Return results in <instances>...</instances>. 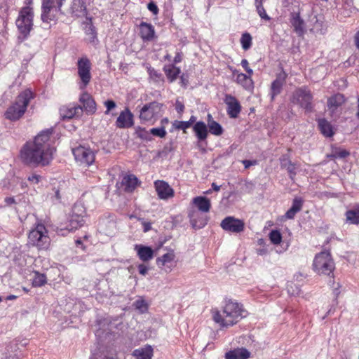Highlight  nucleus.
I'll use <instances>...</instances> for the list:
<instances>
[{
	"instance_id": "nucleus-35",
	"label": "nucleus",
	"mask_w": 359,
	"mask_h": 359,
	"mask_svg": "<svg viewBox=\"0 0 359 359\" xmlns=\"http://www.w3.org/2000/svg\"><path fill=\"white\" fill-rule=\"evenodd\" d=\"M52 8V1L51 0H42V9L43 13L41 14V19L43 22H48L51 20V18L48 17V13L50 11Z\"/></svg>"
},
{
	"instance_id": "nucleus-12",
	"label": "nucleus",
	"mask_w": 359,
	"mask_h": 359,
	"mask_svg": "<svg viewBox=\"0 0 359 359\" xmlns=\"http://www.w3.org/2000/svg\"><path fill=\"white\" fill-rule=\"evenodd\" d=\"M60 116L63 119H71L74 117H80L83 114V108L79 104H69L62 106L60 109Z\"/></svg>"
},
{
	"instance_id": "nucleus-10",
	"label": "nucleus",
	"mask_w": 359,
	"mask_h": 359,
	"mask_svg": "<svg viewBox=\"0 0 359 359\" xmlns=\"http://www.w3.org/2000/svg\"><path fill=\"white\" fill-rule=\"evenodd\" d=\"M220 226L226 231L236 233L243 231L245 229V223L243 220L231 216L225 217Z\"/></svg>"
},
{
	"instance_id": "nucleus-1",
	"label": "nucleus",
	"mask_w": 359,
	"mask_h": 359,
	"mask_svg": "<svg viewBox=\"0 0 359 359\" xmlns=\"http://www.w3.org/2000/svg\"><path fill=\"white\" fill-rule=\"evenodd\" d=\"M51 131L41 132L32 142H27L20 151L22 161L29 165H47L53 158L55 148L50 143Z\"/></svg>"
},
{
	"instance_id": "nucleus-27",
	"label": "nucleus",
	"mask_w": 359,
	"mask_h": 359,
	"mask_svg": "<svg viewBox=\"0 0 359 359\" xmlns=\"http://www.w3.org/2000/svg\"><path fill=\"white\" fill-rule=\"evenodd\" d=\"M250 353L244 348H236L226 353V359H248Z\"/></svg>"
},
{
	"instance_id": "nucleus-49",
	"label": "nucleus",
	"mask_w": 359,
	"mask_h": 359,
	"mask_svg": "<svg viewBox=\"0 0 359 359\" xmlns=\"http://www.w3.org/2000/svg\"><path fill=\"white\" fill-rule=\"evenodd\" d=\"M104 106L107 107V111H105V114H108L109 111L114 109L116 106V103L113 100H108L104 102Z\"/></svg>"
},
{
	"instance_id": "nucleus-34",
	"label": "nucleus",
	"mask_w": 359,
	"mask_h": 359,
	"mask_svg": "<svg viewBox=\"0 0 359 359\" xmlns=\"http://www.w3.org/2000/svg\"><path fill=\"white\" fill-rule=\"evenodd\" d=\"M346 222L351 224H359V210H349L346 212Z\"/></svg>"
},
{
	"instance_id": "nucleus-53",
	"label": "nucleus",
	"mask_w": 359,
	"mask_h": 359,
	"mask_svg": "<svg viewBox=\"0 0 359 359\" xmlns=\"http://www.w3.org/2000/svg\"><path fill=\"white\" fill-rule=\"evenodd\" d=\"M241 65L245 69V70L247 72L248 74L252 75L253 74V71L251 68L249 67V64L246 59H243L241 60Z\"/></svg>"
},
{
	"instance_id": "nucleus-5",
	"label": "nucleus",
	"mask_w": 359,
	"mask_h": 359,
	"mask_svg": "<svg viewBox=\"0 0 359 359\" xmlns=\"http://www.w3.org/2000/svg\"><path fill=\"white\" fill-rule=\"evenodd\" d=\"M33 15L32 8L29 7H25L20 11L16 20V26L20 34L18 36L19 40L23 41L29 34L33 26Z\"/></svg>"
},
{
	"instance_id": "nucleus-25",
	"label": "nucleus",
	"mask_w": 359,
	"mask_h": 359,
	"mask_svg": "<svg viewBox=\"0 0 359 359\" xmlns=\"http://www.w3.org/2000/svg\"><path fill=\"white\" fill-rule=\"evenodd\" d=\"M318 126L320 133L326 137H331L334 135V131L332 124L325 118H319Z\"/></svg>"
},
{
	"instance_id": "nucleus-50",
	"label": "nucleus",
	"mask_w": 359,
	"mask_h": 359,
	"mask_svg": "<svg viewBox=\"0 0 359 359\" xmlns=\"http://www.w3.org/2000/svg\"><path fill=\"white\" fill-rule=\"evenodd\" d=\"M147 8L154 15H157L158 13V8L154 1H150L147 4Z\"/></svg>"
},
{
	"instance_id": "nucleus-29",
	"label": "nucleus",
	"mask_w": 359,
	"mask_h": 359,
	"mask_svg": "<svg viewBox=\"0 0 359 359\" xmlns=\"http://www.w3.org/2000/svg\"><path fill=\"white\" fill-rule=\"evenodd\" d=\"M175 257V255L172 251L167 252L156 259V264L159 267L166 266L170 269Z\"/></svg>"
},
{
	"instance_id": "nucleus-40",
	"label": "nucleus",
	"mask_w": 359,
	"mask_h": 359,
	"mask_svg": "<svg viewBox=\"0 0 359 359\" xmlns=\"http://www.w3.org/2000/svg\"><path fill=\"white\" fill-rule=\"evenodd\" d=\"M241 43L242 46V48L247 50H248L252 45V36L249 33H244L243 34L241 39Z\"/></svg>"
},
{
	"instance_id": "nucleus-61",
	"label": "nucleus",
	"mask_w": 359,
	"mask_h": 359,
	"mask_svg": "<svg viewBox=\"0 0 359 359\" xmlns=\"http://www.w3.org/2000/svg\"><path fill=\"white\" fill-rule=\"evenodd\" d=\"M285 216L289 219L292 218V208H290V209L287 210V211L286 212Z\"/></svg>"
},
{
	"instance_id": "nucleus-60",
	"label": "nucleus",
	"mask_w": 359,
	"mask_h": 359,
	"mask_svg": "<svg viewBox=\"0 0 359 359\" xmlns=\"http://www.w3.org/2000/svg\"><path fill=\"white\" fill-rule=\"evenodd\" d=\"M182 60V55H181V53H177L175 55V57H174V63L175 64H177V63H179Z\"/></svg>"
},
{
	"instance_id": "nucleus-32",
	"label": "nucleus",
	"mask_w": 359,
	"mask_h": 359,
	"mask_svg": "<svg viewBox=\"0 0 359 359\" xmlns=\"http://www.w3.org/2000/svg\"><path fill=\"white\" fill-rule=\"evenodd\" d=\"M236 82L245 89L249 90L253 87V81L250 74L248 76L243 73L238 74L236 76Z\"/></svg>"
},
{
	"instance_id": "nucleus-15",
	"label": "nucleus",
	"mask_w": 359,
	"mask_h": 359,
	"mask_svg": "<svg viewBox=\"0 0 359 359\" xmlns=\"http://www.w3.org/2000/svg\"><path fill=\"white\" fill-rule=\"evenodd\" d=\"M154 187L158 197L161 199L166 200L174 195V191L170 186L165 181L157 180L154 182Z\"/></svg>"
},
{
	"instance_id": "nucleus-37",
	"label": "nucleus",
	"mask_w": 359,
	"mask_h": 359,
	"mask_svg": "<svg viewBox=\"0 0 359 359\" xmlns=\"http://www.w3.org/2000/svg\"><path fill=\"white\" fill-rule=\"evenodd\" d=\"M264 1L255 0V5L256 7L257 12L259 17L265 20H270V17L266 14V12L263 6Z\"/></svg>"
},
{
	"instance_id": "nucleus-9",
	"label": "nucleus",
	"mask_w": 359,
	"mask_h": 359,
	"mask_svg": "<svg viewBox=\"0 0 359 359\" xmlns=\"http://www.w3.org/2000/svg\"><path fill=\"white\" fill-rule=\"evenodd\" d=\"M77 66L78 75L81 80L79 87L81 89H84L91 80V64L87 57H82L78 60Z\"/></svg>"
},
{
	"instance_id": "nucleus-38",
	"label": "nucleus",
	"mask_w": 359,
	"mask_h": 359,
	"mask_svg": "<svg viewBox=\"0 0 359 359\" xmlns=\"http://www.w3.org/2000/svg\"><path fill=\"white\" fill-rule=\"evenodd\" d=\"M137 136L142 140L151 141L152 137L151 136L150 130L148 131L144 128L138 127L135 130Z\"/></svg>"
},
{
	"instance_id": "nucleus-51",
	"label": "nucleus",
	"mask_w": 359,
	"mask_h": 359,
	"mask_svg": "<svg viewBox=\"0 0 359 359\" xmlns=\"http://www.w3.org/2000/svg\"><path fill=\"white\" fill-rule=\"evenodd\" d=\"M86 32L87 34L91 35L92 39L96 38L97 33L95 27L92 25H90L88 27H86Z\"/></svg>"
},
{
	"instance_id": "nucleus-24",
	"label": "nucleus",
	"mask_w": 359,
	"mask_h": 359,
	"mask_svg": "<svg viewBox=\"0 0 359 359\" xmlns=\"http://www.w3.org/2000/svg\"><path fill=\"white\" fill-rule=\"evenodd\" d=\"M293 28L296 34L302 36L306 32V26L304 20L300 17V13H297L293 15Z\"/></svg>"
},
{
	"instance_id": "nucleus-21",
	"label": "nucleus",
	"mask_w": 359,
	"mask_h": 359,
	"mask_svg": "<svg viewBox=\"0 0 359 359\" xmlns=\"http://www.w3.org/2000/svg\"><path fill=\"white\" fill-rule=\"evenodd\" d=\"M85 218L86 217L83 216H79L76 214L72 212L69 220V224L64 228L61 227L60 230L61 231L63 230H67L68 231L76 230L83 226L86 222Z\"/></svg>"
},
{
	"instance_id": "nucleus-36",
	"label": "nucleus",
	"mask_w": 359,
	"mask_h": 359,
	"mask_svg": "<svg viewBox=\"0 0 359 359\" xmlns=\"http://www.w3.org/2000/svg\"><path fill=\"white\" fill-rule=\"evenodd\" d=\"M208 127L210 133L216 136L221 135L224 132L222 126L215 121H211Z\"/></svg>"
},
{
	"instance_id": "nucleus-30",
	"label": "nucleus",
	"mask_w": 359,
	"mask_h": 359,
	"mask_svg": "<svg viewBox=\"0 0 359 359\" xmlns=\"http://www.w3.org/2000/svg\"><path fill=\"white\" fill-rule=\"evenodd\" d=\"M349 156L350 152L348 150L339 147H332L331 153L327 154V157L330 159H342L346 158Z\"/></svg>"
},
{
	"instance_id": "nucleus-11",
	"label": "nucleus",
	"mask_w": 359,
	"mask_h": 359,
	"mask_svg": "<svg viewBox=\"0 0 359 359\" xmlns=\"http://www.w3.org/2000/svg\"><path fill=\"white\" fill-rule=\"evenodd\" d=\"M226 104L227 114L230 118H237L241 111V106L238 100L230 94H226L224 99Z\"/></svg>"
},
{
	"instance_id": "nucleus-4",
	"label": "nucleus",
	"mask_w": 359,
	"mask_h": 359,
	"mask_svg": "<svg viewBox=\"0 0 359 359\" xmlns=\"http://www.w3.org/2000/svg\"><path fill=\"white\" fill-rule=\"evenodd\" d=\"M50 243L48 230L43 224H37L28 234V243L39 250H46Z\"/></svg>"
},
{
	"instance_id": "nucleus-58",
	"label": "nucleus",
	"mask_w": 359,
	"mask_h": 359,
	"mask_svg": "<svg viewBox=\"0 0 359 359\" xmlns=\"http://www.w3.org/2000/svg\"><path fill=\"white\" fill-rule=\"evenodd\" d=\"M354 42L356 48L359 50V30L355 33L354 36Z\"/></svg>"
},
{
	"instance_id": "nucleus-59",
	"label": "nucleus",
	"mask_w": 359,
	"mask_h": 359,
	"mask_svg": "<svg viewBox=\"0 0 359 359\" xmlns=\"http://www.w3.org/2000/svg\"><path fill=\"white\" fill-rule=\"evenodd\" d=\"M5 203L10 205L15 203V200L13 197H6L4 200Z\"/></svg>"
},
{
	"instance_id": "nucleus-20",
	"label": "nucleus",
	"mask_w": 359,
	"mask_h": 359,
	"mask_svg": "<svg viewBox=\"0 0 359 359\" xmlns=\"http://www.w3.org/2000/svg\"><path fill=\"white\" fill-rule=\"evenodd\" d=\"M79 101L83 104V107H81L83 111L85 110L87 114H93L96 111V103L90 94L83 93L79 98Z\"/></svg>"
},
{
	"instance_id": "nucleus-41",
	"label": "nucleus",
	"mask_w": 359,
	"mask_h": 359,
	"mask_svg": "<svg viewBox=\"0 0 359 359\" xmlns=\"http://www.w3.org/2000/svg\"><path fill=\"white\" fill-rule=\"evenodd\" d=\"M148 72L149 74V78L155 83H158L163 81V76L161 73L158 72L152 67L148 68Z\"/></svg>"
},
{
	"instance_id": "nucleus-31",
	"label": "nucleus",
	"mask_w": 359,
	"mask_h": 359,
	"mask_svg": "<svg viewBox=\"0 0 359 359\" xmlns=\"http://www.w3.org/2000/svg\"><path fill=\"white\" fill-rule=\"evenodd\" d=\"M137 182L138 180L135 175H129L123 177L122 184L126 191L131 192L135 189Z\"/></svg>"
},
{
	"instance_id": "nucleus-7",
	"label": "nucleus",
	"mask_w": 359,
	"mask_h": 359,
	"mask_svg": "<svg viewBox=\"0 0 359 359\" xmlns=\"http://www.w3.org/2000/svg\"><path fill=\"white\" fill-rule=\"evenodd\" d=\"M162 107L163 104L156 101L145 104L140 110L141 122L154 123L161 116Z\"/></svg>"
},
{
	"instance_id": "nucleus-47",
	"label": "nucleus",
	"mask_w": 359,
	"mask_h": 359,
	"mask_svg": "<svg viewBox=\"0 0 359 359\" xmlns=\"http://www.w3.org/2000/svg\"><path fill=\"white\" fill-rule=\"evenodd\" d=\"M173 126L175 128L178 130H183L184 131L191 127L189 121H175L173 123Z\"/></svg>"
},
{
	"instance_id": "nucleus-43",
	"label": "nucleus",
	"mask_w": 359,
	"mask_h": 359,
	"mask_svg": "<svg viewBox=\"0 0 359 359\" xmlns=\"http://www.w3.org/2000/svg\"><path fill=\"white\" fill-rule=\"evenodd\" d=\"M269 238L274 245H278L281 242L282 236L278 230H272L269 233Z\"/></svg>"
},
{
	"instance_id": "nucleus-26",
	"label": "nucleus",
	"mask_w": 359,
	"mask_h": 359,
	"mask_svg": "<svg viewBox=\"0 0 359 359\" xmlns=\"http://www.w3.org/2000/svg\"><path fill=\"white\" fill-rule=\"evenodd\" d=\"M193 130L199 141H203L208 137V127L203 121L196 122L193 127Z\"/></svg>"
},
{
	"instance_id": "nucleus-39",
	"label": "nucleus",
	"mask_w": 359,
	"mask_h": 359,
	"mask_svg": "<svg viewBox=\"0 0 359 359\" xmlns=\"http://www.w3.org/2000/svg\"><path fill=\"white\" fill-rule=\"evenodd\" d=\"M46 283V277L44 274L39 272H35L34 279L32 280V285L34 287H41Z\"/></svg>"
},
{
	"instance_id": "nucleus-22",
	"label": "nucleus",
	"mask_w": 359,
	"mask_h": 359,
	"mask_svg": "<svg viewBox=\"0 0 359 359\" xmlns=\"http://www.w3.org/2000/svg\"><path fill=\"white\" fill-rule=\"evenodd\" d=\"M140 35L143 41H152L155 36L154 26L149 23L142 22L140 25Z\"/></svg>"
},
{
	"instance_id": "nucleus-57",
	"label": "nucleus",
	"mask_w": 359,
	"mask_h": 359,
	"mask_svg": "<svg viewBox=\"0 0 359 359\" xmlns=\"http://www.w3.org/2000/svg\"><path fill=\"white\" fill-rule=\"evenodd\" d=\"M256 161H250V160H244L243 161V164L245 168H250L252 165L256 164Z\"/></svg>"
},
{
	"instance_id": "nucleus-45",
	"label": "nucleus",
	"mask_w": 359,
	"mask_h": 359,
	"mask_svg": "<svg viewBox=\"0 0 359 359\" xmlns=\"http://www.w3.org/2000/svg\"><path fill=\"white\" fill-rule=\"evenodd\" d=\"M304 203V200L301 197H295L293 199V216L299 212Z\"/></svg>"
},
{
	"instance_id": "nucleus-14",
	"label": "nucleus",
	"mask_w": 359,
	"mask_h": 359,
	"mask_svg": "<svg viewBox=\"0 0 359 359\" xmlns=\"http://www.w3.org/2000/svg\"><path fill=\"white\" fill-rule=\"evenodd\" d=\"M287 76V74L285 72L282 70L277 74L276 79L272 82L271 85V97L272 100L281 93L283 87L285 84Z\"/></svg>"
},
{
	"instance_id": "nucleus-64",
	"label": "nucleus",
	"mask_w": 359,
	"mask_h": 359,
	"mask_svg": "<svg viewBox=\"0 0 359 359\" xmlns=\"http://www.w3.org/2000/svg\"><path fill=\"white\" fill-rule=\"evenodd\" d=\"M164 60H168V61H170L171 60V55L168 53H167L165 56H164Z\"/></svg>"
},
{
	"instance_id": "nucleus-44",
	"label": "nucleus",
	"mask_w": 359,
	"mask_h": 359,
	"mask_svg": "<svg viewBox=\"0 0 359 359\" xmlns=\"http://www.w3.org/2000/svg\"><path fill=\"white\" fill-rule=\"evenodd\" d=\"M134 306L136 309L139 310L141 313H144L147 311V304L143 299H138L134 302Z\"/></svg>"
},
{
	"instance_id": "nucleus-62",
	"label": "nucleus",
	"mask_w": 359,
	"mask_h": 359,
	"mask_svg": "<svg viewBox=\"0 0 359 359\" xmlns=\"http://www.w3.org/2000/svg\"><path fill=\"white\" fill-rule=\"evenodd\" d=\"M212 187L216 191H218L220 189V186L217 185L214 182L212 184Z\"/></svg>"
},
{
	"instance_id": "nucleus-19",
	"label": "nucleus",
	"mask_w": 359,
	"mask_h": 359,
	"mask_svg": "<svg viewBox=\"0 0 359 359\" xmlns=\"http://www.w3.org/2000/svg\"><path fill=\"white\" fill-rule=\"evenodd\" d=\"M134 249L136 251L139 259L144 262H149L154 257V252L151 247L143 245L142 244H137L135 245Z\"/></svg>"
},
{
	"instance_id": "nucleus-63",
	"label": "nucleus",
	"mask_w": 359,
	"mask_h": 359,
	"mask_svg": "<svg viewBox=\"0 0 359 359\" xmlns=\"http://www.w3.org/2000/svg\"><path fill=\"white\" fill-rule=\"evenodd\" d=\"M196 121V117L194 116H191L190 119L188 121L190 123V126L191 124Z\"/></svg>"
},
{
	"instance_id": "nucleus-42",
	"label": "nucleus",
	"mask_w": 359,
	"mask_h": 359,
	"mask_svg": "<svg viewBox=\"0 0 359 359\" xmlns=\"http://www.w3.org/2000/svg\"><path fill=\"white\" fill-rule=\"evenodd\" d=\"M72 212L76 214L79 216L86 217V208L82 203H76L74 205L72 208Z\"/></svg>"
},
{
	"instance_id": "nucleus-48",
	"label": "nucleus",
	"mask_w": 359,
	"mask_h": 359,
	"mask_svg": "<svg viewBox=\"0 0 359 359\" xmlns=\"http://www.w3.org/2000/svg\"><path fill=\"white\" fill-rule=\"evenodd\" d=\"M281 166L286 168L287 170L289 175L290 177H292V164L290 163V161L283 158L280 160Z\"/></svg>"
},
{
	"instance_id": "nucleus-2",
	"label": "nucleus",
	"mask_w": 359,
	"mask_h": 359,
	"mask_svg": "<svg viewBox=\"0 0 359 359\" xmlns=\"http://www.w3.org/2000/svg\"><path fill=\"white\" fill-rule=\"evenodd\" d=\"M212 318L222 327L233 326L246 316L247 311L243 305L231 299L225 302L222 311L217 309L212 311Z\"/></svg>"
},
{
	"instance_id": "nucleus-6",
	"label": "nucleus",
	"mask_w": 359,
	"mask_h": 359,
	"mask_svg": "<svg viewBox=\"0 0 359 359\" xmlns=\"http://www.w3.org/2000/svg\"><path fill=\"white\" fill-rule=\"evenodd\" d=\"M313 267L320 274L330 276L334 269V264L329 252H321L314 258Z\"/></svg>"
},
{
	"instance_id": "nucleus-28",
	"label": "nucleus",
	"mask_w": 359,
	"mask_h": 359,
	"mask_svg": "<svg viewBox=\"0 0 359 359\" xmlns=\"http://www.w3.org/2000/svg\"><path fill=\"white\" fill-rule=\"evenodd\" d=\"M133 355L136 359H151L153 348L151 346L147 345L142 348L134 350Z\"/></svg>"
},
{
	"instance_id": "nucleus-23",
	"label": "nucleus",
	"mask_w": 359,
	"mask_h": 359,
	"mask_svg": "<svg viewBox=\"0 0 359 359\" xmlns=\"http://www.w3.org/2000/svg\"><path fill=\"white\" fill-rule=\"evenodd\" d=\"M192 202L200 212L206 213L210 210V201L205 196H196L193 198Z\"/></svg>"
},
{
	"instance_id": "nucleus-33",
	"label": "nucleus",
	"mask_w": 359,
	"mask_h": 359,
	"mask_svg": "<svg viewBox=\"0 0 359 359\" xmlns=\"http://www.w3.org/2000/svg\"><path fill=\"white\" fill-rule=\"evenodd\" d=\"M164 72L170 82L174 81L180 74L181 70L175 65H165L164 67Z\"/></svg>"
},
{
	"instance_id": "nucleus-18",
	"label": "nucleus",
	"mask_w": 359,
	"mask_h": 359,
	"mask_svg": "<svg viewBox=\"0 0 359 359\" xmlns=\"http://www.w3.org/2000/svg\"><path fill=\"white\" fill-rule=\"evenodd\" d=\"M345 101L344 95L341 93L334 94L328 98L327 105L332 116H334L338 108L340 107Z\"/></svg>"
},
{
	"instance_id": "nucleus-17",
	"label": "nucleus",
	"mask_w": 359,
	"mask_h": 359,
	"mask_svg": "<svg viewBox=\"0 0 359 359\" xmlns=\"http://www.w3.org/2000/svg\"><path fill=\"white\" fill-rule=\"evenodd\" d=\"M189 217L191 225L195 229H200L204 227L208 223L207 217L194 210L189 212Z\"/></svg>"
},
{
	"instance_id": "nucleus-16",
	"label": "nucleus",
	"mask_w": 359,
	"mask_h": 359,
	"mask_svg": "<svg viewBox=\"0 0 359 359\" xmlns=\"http://www.w3.org/2000/svg\"><path fill=\"white\" fill-rule=\"evenodd\" d=\"M116 126L119 128H128L133 126V114L128 108L120 113Z\"/></svg>"
},
{
	"instance_id": "nucleus-56",
	"label": "nucleus",
	"mask_w": 359,
	"mask_h": 359,
	"mask_svg": "<svg viewBox=\"0 0 359 359\" xmlns=\"http://www.w3.org/2000/svg\"><path fill=\"white\" fill-rule=\"evenodd\" d=\"M175 109L178 113H182L184 109V106L182 102L177 101L175 104Z\"/></svg>"
},
{
	"instance_id": "nucleus-52",
	"label": "nucleus",
	"mask_w": 359,
	"mask_h": 359,
	"mask_svg": "<svg viewBox=\"0 0 359 359\" xmlns=\"http://www.w3.org/2000/svg\"><path fill=\"white\" fill-rule=\"evenodd\" d=\"M307 276L306 273L304 271L297 273L293 278L298 282L303 281Z\"/></svg>"
},
{
	"instance_id": "nucleus-46",
	"label": "nucleus",
	"mask_w": 359,
	"mask_h": 359,
	"mask_svg": "<svg viewBox=\"0 0 359 359\" xmlns=\"http://www.w3.org/2000/svg\"><path fill=\"white\" fill-rule=\"evenodd\" d=\"M151 136H156L159 137H164L166 135V131L164 127L154 128L150 130Z\"/></svg>"
},
{
	"instance_id": "nucleus-3",
	"label": "nucleus",
	"mask_w": 359,
	"mask_h": 359,
	"mask_svg": "<svg viewBox=\"0 0 359 359\" xmlns=\"http://www.w3.org/2000/svg\"><path fill=\"white\" fill-rule=\"evenodd\" d=\"M34 97L33 93L27 89L16 97L15 102L5 112V116L11 121H17L25 114L30 100Z\"/></svg>"
},
{
	"instance_id": "nucleus-8",
	"label": "nucleus",
	"mask_w": 359,
	"mask_h": 359,
	"mask_svg": "<svg viewBox=\"0 0 359 359\" xmlns=\"http://www.w3.org/2000/svg\"><path fill=\"white\" fill-rule=\"evenodd\" d=\"M72 150L75 160L82 165L89 166L95 161V153L89 147L79 145Z\"/></svg>"
},
{
	"instance_id": "nucleus-55",
	"label": "nucleus",
	"mask_w": 359,
	"mask_h": 359,
	"mask_svg": "<svg viewBox=\"0 0 359 359\" xmlns=\"http://www.w3.org/2000/svg\"><path fill=\"white\" fill-rule=\"evenodd\" d=\"M41 178V177L38 175H36V174H33L32 175H29L28 177H27V180L34 183V184H37L39 182V179Z\"/></svg>"
},
{
	"instance_id": "nucleus-54",
	"label": "nucleus",
	"mask_w": 359,
	"mask_h": 359,
	"mask_svg": "<svg viewBox=\"0 0 359 359\" xmlns=\"http://www.w3.org/2000/svg\"><path fill=\"white\" fill-rule=\"evenodd\" d=\"M148 267L143 264H141L138 266L139 273L142 276H145L148 273Z\"/></svg>"
},
{
	"instance_id": "nucleus-13",
	"label": "nucleus",
	"mask_w": 359,
	"mask_h": 359,
	"mask_svg": "<svg viewBox=\"0 0 359 359\" xmlns=\"http://www.w3.org/2000/svg\"><path fill=\"white\" fill-rule=\"evenodd\" d=\"M296 96L302 107L306 111L311 112L313 109L311 104L312 95L309 90L303 88H299L296 90Z\"/></svg>"
}]
</instances>
